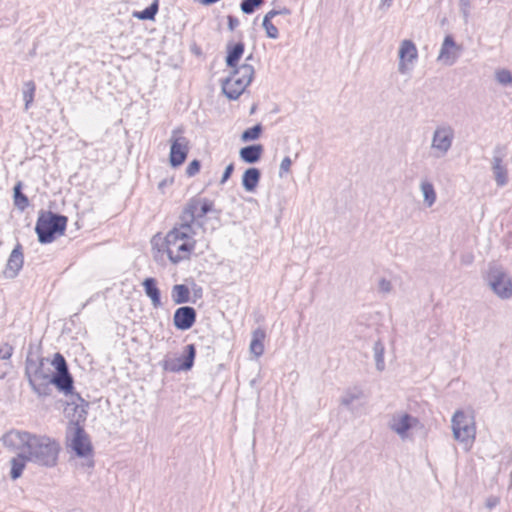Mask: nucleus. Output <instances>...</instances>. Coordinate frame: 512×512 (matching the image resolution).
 Segmentation results:
<instances>
[{"label":"nucleus","instance_id":"de8ad7c7","mask_svg":"<svg viewBox=\"0 0 512 512\" xmlns=\"http://www.w3.org/2000/svg\"><path fill=\"white\" fill-rule=\"evenodd\" d=\"M392 3L393 0H381L380 8L388 9L389 7H391Z\"/></svg>","mask_w":512,"mask_h":512},{"label":"nucleus","instance_id":"2eb2a0df","mask_svg":"<svg viewBox=\"0 0 512 512\" xmlns=\"http://www.w3.org/2000/svg\"><path fill=\"white\" fill-rule=\"evenodd\" d=\"M398 57L399 73L408 74L413 68L414 61L418 58V50L415 43L412 40H403L399 47Z\"/></svg>","mask_w":512,"mask_h":512},{"label":"nucleus","instance_id":"58836bf2","mask_svg":"<svg viewBox=\"0 0 512 512\" xmlns=\"http://www.w3.org/2000/svg\"><path fill=\"white\" fill-rule=\"evenodd\" d=\"M292 165V161L290 157L286 156L282 159L279 167V176L283 177L284 174L290 171V167Z\"/></svg>","mask_w":512,"mask_h":512},{"label":"nucleus","instance_id":"6e6552de","mask_svg":"<svg viewBox=\"0 0 512 512\" xmlns=\"http://www.w3.org/2000/svg\"><path fill=\"white\" fill-rule=\"evenodd\" d=\"M70 426V429L73 431L70 443L71 449L78 457L85 458L86 462L84 465L92 469L95 465V462L92 459L93 446L89 436L85 432L83 426H81L78 422L71 421Z\"/></svg>","mask_w":512,"mask_h":512},{"label":"nucleus","instance_id":"a878e982","mask_svg":"<svg viewBox=\"0 0 512 512\" xmlns=\"http://www.w3.org/2000/svg\"><path fill=\"white\" fill-rule=\"evenodd\" d=\"M159 11V0L153 2L142 11H133L132 17L138 20H154Z\"/></svg>","mask_w":512,"mask_h":512},{"label":"nucleus","instance_id":"1a4fd4ad","mask_svg":"<svg viewBox=\"0 0 512 512\" xmlns=\"http://www.w3.org/2000/svg\"><path fill=\"white\" fill-rule=\"evenodd\" d=\"M55 371L53 381L56 382V389L64 395L74 394V378L69 371V367L65 357L57 352L51 362Z\"/></svg>","mask_w":512,"mask_h":512},{"label":"nucleus","instance_id":"f8f14e48","mask_svg":"<svg viewBox=\"0 0 512 512\" xmlns=\"http://www.w3.org/2000/svg\"><path fill=\"white\" fill-rule=\"evenodd\" d=\"M454 137V129L447 123L438 125L435 128L431 140V148L435 151V157H444L449 152L452 147Z\"/></svg>","mask_w":512,"mask_h":512},{"label":"nucleus","instance_id":"2f4dec72","mask_svg":"<svg viewBox=\"0 0 512 512\" xmlns=\"http://www.w3.org/2000/svg\"><path fill=\"white\" fill-rule=\"evenodd\" d=\"M263 132V126L258 123L250 128L245 129L241 134V141L250 142L257 140Z\"/></svg>","mask_w":512,"mask_h":512},{"label":"nucleus","instance_id":"3c124183","mask_svg":"<svg viewBox=\"0 0 512 512\" xmlns=\"http://www.w3.org/2000/svg\"><path fill=\"white\" fill-rule=\"evenodd\" d=\"M77 398L82 401V402H85V400L81 397V395L79 393L76 394Z\"/></svg>","mask_w":512,"mask_h":512},{"label":"nucleus","instance_id":"ddd939ff","mask_svg":"<svg viewBox=\"0 0 512 512\" xmlns=\"http://www.w3.org/2000/svg\"><path fill=\"white\" fill-rule=\"evenodd\" d=\"M506 150V146L502 144H497L493 148L491 170L493 172L494 180L499 187H503L508 183V169L507 165L504 163Z\"/></svg>","mask_w":512,"mask_h":512},{"label":"nucleus","instance_id":"4c0bfd02","mask_svg":"<svg viewBox=\"0 0 512 512\" xmlns=\"http://www.w3.org/2000/svg\"><path fill=\"white\" fill-rule=\"evenodd\" d=\"M200 168L201 162L197 159H194L188 164L186 168V175L188 177H193L200 171Z\"/></svg>","mask_w":512,"mask_h":512},{"label":"nucleus","instance_id":"0eeeda50","mask_svg":"<svg viewBox=\"0 0 512 512\" xmlns=\"http://www.w3.org/2000/svg\"><path fill=\"white\" fill-rule=\"evenodd\" d=\"M209 213H216L219 215L221 211L214 209V202L209 198L195 196L190 198L184 205L180 221H183L190 226L197 222L199 226H202L203 223L200 222V220Z\"/></svg>","mask_w":512,"mask_h":512},{"label":"nucleus","instance_id":"4468645a","mask_svg":"<svg viewBox=\"0 0 512 512\" xmlns=\"http://www.w3.org/2000/svg\"><path fill=\"white\" fill-rule=\"evenodd\" d=\"M32 433L11 429L1 437V442L4 447L12 452L27 451Z\"/></svg>","mask_w":512,"mask_h":512},{"label":"nucleus","instance_id":"49530a36","mask_svg":"<svg viewBox=\"0 0 512 512\" xmlns=\"http://www.w3.org/2000/svg\"><path fill=\"white\" fill-rule=\"evenodd\" d=\"M497 504H498V499L497 498H490V499L487 500V503H486L487 507L490 508V509L495 507Z\"/></svg>","mask_w":512,"mask_h":512},{"label":"nucleus","instance_id":"b1692460","mask_svg":"<svg viewBox=\"0 0 512 512\" xmlns=\"http://www.w3.org/2000/svg\"><path fill=\"white\" fill-rule=\"evenodd\" d=\"M28 458L25 452H19L15 457L10 460L11 470L10 477L12 480H16L22 476L25 469Z\"/></svg>","mask_w":512,"mask_h":512},{"label":"nucleus","instance_id":"c85d7f7f","mask_svg":"<svg viewBox=\"0 0 512 512\" xmlns=\"http://www.w3.org/2000/svg\"><path fill=\"white\" fill-rule=\"evenodd\" d=\"M265 337V334L261 330H256L253 334V339L250 343V350L251 352L259 357L264 353V345H263V339Z\"/></svg>","mask_w":512,"mask_h":512},{"label":"nucleus","instance_id":"603ef678","mask_svg":"<svg viewBox=\"0 0 512 512\" xmlns=\"http://www.w3.org/2000/svg\"><path fill=\"white\" fill-rule=\"evenodd\" d=\"M461 4L467 5L468 4V0H464L463 2H461Z\"/></svg>","mask_w":512,"mask_h":512},{"label":"nucleus","instance_id":"a19ab883","mask_svg":"<svg viewBox=\"0 0 512 512\" xmlns=\"http://www.w3.org/2000/svg\"><path fill=\"white\" fill-rule=\"evenodd\" d=\"M378 289L382 293H389L392 290V284L389 280L381 278L378 283Z\"/></svg>","mask_w":512,"mask_h":512},{"label":"nucleus","instance_id":"cd10ccee","mask_svg":"<svg viewBox=\"0 0 512 512\" xmlns=\"http://www.w3.org/2000/svg\"><path fill=\"white\" fill-rule=\"evenodd\" d=\"M420 189L423 194L424 203L431 207L436 201V192L434 186L429 181H422L420 184Z\"/></svg>","mask_w":512,"mask_h":512},{"label":"nucleus","instance_id":"bb28decb","mask_svg":"<svg viewBox=\"0 0 512 512\" xmlns=\"http://www.w3.org/2000/svg\"><path fill=\"white\" fill-rule=\"evenodd\" d=\"M23 184L18 181L13 188L14 205L20 210L24 211L29 206L28 197L22 192Z\"/></svg>","mask_w":512,"mask_h":512},{"label":"nucleus","instance_id":"f257e3e1","mask_svg":"<svg viewBox=\"0 0 512 512\" xmlns=\"http://www.w3.org/2000/svg\"><path fill=\"white\" fill-rule=\"evenodd\" d=\"M194 233L193 227L183 221L167 233L163 245L173 264L189 259L196 244L193 239Z\"/></svg>","mask_w":512,"mask_h":512},{"label":"nucleus","instance_id":"6ab92c4d","mask_svg":"<svg viewBox=\"0 0 512 512\" xmlns=\"http://www.w3.org/2000/svg\"><path fill=\"white\" fill-rule=\"evenodd\" d=\"M142 286L146 296L151 300L154 308L162 306L161 291L157 286V280L153 277H147L143 280Z\"/></svg>","mask_w":512,"mask_h":512},{"label":"nucleus","instance_id":"393cba45","mask_svg":"<svg viewBox=\"0 0 512 512\" xmlns=\"http://www.w3.org/2000/svg\"><path fill=\"white\" fill-rule=\"evenodd\" d=\"M171 298L174 304H185L191 301L190 289L185 284H175L171 290Z\"/></svg>","mask_w":512,"mask_h":512},{"label":"nucleus","instance_id":"09e8293b","mask_svg":"<svg viewBox=\"0 0 512 512\" xmlns=\"http://www.w3.org/2000/svg\"><path fill=\"white\" fill-rule=\"evenodd\" d=\"M252 59H253V55L250 54L248 57H246L245 63H248V61H252Z\"/></svg>","mask_w":512,"mask_h":512},{"label":"nucleus","instance_id":"864d4df0","mask_svg":"<svg viewBox=\"0 0 512 512\" xmlns=\"http://www.w3.org/2000/svg\"><path fill=\"white\" fill-rule=\"evenodd\" d=\"M460 2H463L464 0H459Z\"/></svg>","mask_w":512,"mask_h":512},{"label":"nucleus","instance_id":"f3484780","mask_svg":"<svg viewBox=\"0 0 512 512\" xmlns=\"http://www.w3.org/2000/svg\"><path fill=\"white\" fill-rule=\"evenodd\" d=\"M197 319V312L192 306H181L173 315V325L177 330L187 331L191 329Z\"/></svg>","mask_w":512,"mask_h":512},{"label":"nucleus","instance_id":"7ed1b4c3","mask_svg":"<svg viewBox=\"0 0 512 512\" xmlns=\"http://www.w3.org/2000/svg\"><path fill=\"white\" fill-rule=\"evenodd\" d=\"M46 358L40 357L37 360L27 357L25 361V376L33 392L38 397H47L52 394V386L56 387L53 381L54 372L45 367Z\"/></svg>","mask_w":512,"mask_h":512},{"label":"nucleus","instance_id":"423d86ee","mask_svg":"<svg viewBox=\"0 0 512 512\" xmlns=\"http://www.w3.org/2000/svg\"><path fill=\"white\" fill-rule=\"evenodd\" d=\"M484 283L501 300L512 297V278L506 269L497 263H490L483 274Z\"/></svg>","mask_w":512,"mask_h":512},{"label":"nucleus","instance_id":"aec40b11","mask_svg":"<svg viewBox=\"0 0 512 512\" xmlns=\"http://www.w3.org/2000/svg\"><path fill=\"white\" fill-rule=\"evenodd\" d=\"M196 357V347L194 344H188L184 348L183 354L177 359L178 366L172 367V371H188L194 365Z\"/></svg>","mask_w":512,"mask_h":512},{"label":"nucleus","instance_id":"9b49d317","mask_svg":"<svg viewBox=\"0 0 512 512\" xmlns=\"http://www.w3.org/2000/svg\"><path fill=\"white\" fill-rule=\"evenodd\" d=\"M182 132L181 128L174 129L170 138L169 163L173 168L181 166L189 153L190 141L181 135Z\"/></svg>","mask_w":512,"mask_h":512},{"label":"nucleus","instance_id":"39448f33","mask_svg":"<svg viewBox=\"0 0 512 512\" xmlns=\"http://www.w3.org/2000/svg\"><path fill=\"white\" fill-rule=\"evenodd\" d=\"M254 75V67L249 63H243L232 70L228 77L221 80L222 93L229 100H237L250 85Z\"/></svg>","mask_w":512,"mask_h":512},{"label":"nucleus","instance_id":"79ce46f5","mask_svg":"<svg viewBox=\"0 0 512 512\" xmlns=\"http://www.w3.org/2000/svg\"><path fill=\"white\" fill-rule=\"evenodd\" d=\"M234 168H235L234 163H230L226 166V168L222 174L220 184H224L228 181V179L231 177L232 173L234 172Z\"/></svg>","mask_w":512,"mask_h":512},{"label":"nucleus","instance_id":"473e14b6","mask_svg":"<svg viewBox=\"0 0 512 512\" xmlns=\"http://www.w3.org/2000/svg\"><path fill=\"white\" fill-rule=\"evenodd\" d=\"M271 20L272 14H265L263 17L262 26L265 29L268 38L277 39L279 37V31Z\"/></svg>","mask_w":512,"mask_h":512},{"label":"nucleus","instance_id":"20e7f679","mask_svg":"<svg viewBox=\"0 0 512 512\" xmlns=\"http://www.w3.org/2000/svg\"><path fill=\"white\" fill-rule=\"evenodd\" d=\"M67 223L68 218L65 215L50 210L40 211L35 225L38 241L41 244L52 243L57 237L64 235Z\"/></svg>","mask_w":512,"mask_h":512},{"label":"nucleus","instance_id":"dca6fc26","mask_svg":"<svg viewBox=\"0 0 512 512\" xmlns=\"http://www.w3.org/2000/svg\"><path fill=\"white\" fill-rule=\"evenodd\" d=\"M419 420L408 413H396L388 423L389 428L398 434L402 439L408 435V431L415 427Z\"/></svg>","mask_w":512,"mask_h":512},{"label":"nucleus","instance_id":"72a5a7b5","mask_svg":"<svg viewBox=\"0 0 512 512\" xmlns=\"http://www.w3.org/2000/svg\"><path fill=\"white\" fill-rule=\"evenodd\" d=\"M36 85L33 81H27L24 83L23 88V99L25 102V110H28L30 105L33 103Z\"/></svg>","mask_w":512,"mask_h":512},{"label":"nucleus","instance_id":"4be33fe9","mask_svg":"<svg viewBox=\"0 0 512 512\" xmlns=\"http://www.w3.org/2000/svg\"><path fill=\"white\" fill-rule=\"evenodd\" d=\"M245 45L243 42H237L227 45V55L225 58L226 66L233 70L238 68V63L243 56Z\"/></svg>","mask_w":512,"mask_h":512},{"label":"nucleus","instance_id":"c03bdc74","mask_svg":"<svg viewBox=\"0 0 512 512\" xmlns=\"http://www.w3.org/2000/svg\"><path fill=\"white\" fill-rule=\"evenodd\" d=\"M227 21H228V28L230 31L235 30V28L238 27V25H239L238 18L233 15H228Z\"/></svg>","mask_w":512,"mask_h":512},{"label":"nucleus","instance_id":"8fccbe9b","mask_svg":"<svg viewBox=\"0 0 512 512\" xmlns=\"http://www.w3.org/2000/svg\"><path fill=\"white\" fill-rule=\"evenodd\" d=\"M256 110V105H253L250 109V114H253Z\"/></svg>","mask_w":512,"mask_h":512},{"label":"nucleus","instance_id":"c756f323","mask_svg":"<svg viewBox=\"0 0 512 512\" xmlns=\"http://www.w3.org/2000/svg\"><path fill=\"white\" fill-rule=\"evenodd\" d=\"M363 393L360 389L353 388L345 391L343 396L341 397V405L345 406L349 410H353L352 404L354 401L360 399Z\"/></svg>","mask_w":512,"mask_h":512},{"label":"nucleus","instance_id":"e433bc0d","mask_svg":"<svg viewBox=\"0 0 512 512\" xmlns=\"http://www.w3.org/2000/svg\"><path fill=\"white\" fill-rule=\"evenodd\" d=\"M496 80L502 85L512 83V73L507 69H501L496 72Z\"/></svg>","mask_w":512,"mask_h":512},{"label":"nucleus","instance_id":"37998d69","mask_svg":"<svg viewBox=\"0 0 512 512\" xmlns=\"http://www.w3.org/2000/svg\"><path fill=\"white\" fill-rule=\"evenodd\" d=\"M266 14H272V19L277 16V15H290L291 14V10L287 7H283L281 9H272L270 10L269 12H267Z\"/></svg>","mask_w":512,"mask_h":512},{"label":"nucleus","instance_id":"7c9ffc66","mask_svg":"<svg viewBox=\"0 0 512 512\" xmlns=\"http://www.w3.org/2000/svg\"><path fill=\"white\" fill-rule=\"evenodd\" d=\"M373 352H374V359H375L377 370L383 371L385 369V362H384L385 347H384V344L380 340H378L374 343Z\"/></svg>","mask_w":512,"mask_h":512},{"label":"nucleus","instance_id":"a18cd8bd","mask_svg":"<svg viewBox=\"0 0 512 512\" xmlns=\"http://www.w3.org/2000/svg\"><path fill=\"white\" fill-rule=\"evenodd\" d=\"M192 290H193V295H194L195 299L192 300L191 302L195 303L197 298L202 297V288L200 286H197L196 284H194Z\"/></svg>","mask_w":512,"mask_h":512},{"label":"nucleus","instance_id":"f704fd0d","mask_svg":"<svg viewBox=\"0 0 512 512\" xmlns=\"http://www.w3.org/2000/svg\"><path fill=\"white\" fill-rule=\"evenodd\" d=\"M456 47V42L452 35H446L439 53V59H450V49Z\"/></svg>","mask_w":512,"mask_h":512},{"label":"nucleus","instance_id":"a211bd4d","mask_svg":"<svg viewBox=\"0 0 512 512\" xmlns=\"http://www.w3.org/2000/svg\"><path fill=\"white\" fill-rule=\"evenodd\" d=\"M24 264V256L22 252V245L17 243L11 251L5 270V276L9 279H14L18 276Z\"/></svg>","mask_w":512,"mask_h":512},{"label":"nucleus","instance_id":"5701e85b","mask_svg":"<svg viewBox=\"0 0 512 512\" xmlns=\"http://www.w3.org/2000/svg\"><path fill=\"white\" fill-rule=\"evenodd\" d=\"M263 152L262 144H251L242 147L239 151V156L243 162L255 164L261 159Z\"/></svg>","mask_w":512,"mask_h":512},{"label":"nucleus","instance_id":"9d476101","mask_svg":"<svg viewBox=\"0 0 512 512\" xmlns=\"http://www.w3.org/2000/svg\"><path fill=\"white\" fill-rule=\"evenodd\" d=\"M453 436L462 443H471L475 439L476 429L473 418L462 410H457L452 417Z\"/></svg>","mask_w":512,"mask_h":512},{"label":"nucleus","instance_id":"412c9836","mask_svg":"<svg viewBox=\"0 0 512 512\" xmlns=\"http://www.w3.org/2000/svg\"><path fill=\"white\" fill-rule=\"evenodd\" d=\"M261 171L256 167L247 168L242 175V187L246 192H254L259 185Z\"/></svg>","mask_w":512,"mask_h":512},{"label":"nucleus","instance_id":"c9c22d12","mask_svg":"<svg viewBox=\"0 0 512 512\" xmlns=\"http://www.w3.org/2000/svg\"><path fill=\"white\" fill-rule=\"evenodd\" d=\"M264 4V0H242L240 9L244 14H253L256 9Z\"/></svg>","mask_w":512,"mask_h":512},{"label":"nucleus","instance_id":"ea45409f","mask_svg":"<svg viewBox=\"0 0 512 512\" xmlns=\"http://www.w3.org/2000/svg\"><path fill=\"white\" fill-rule=\"evenodd\" d=\"M13 353V347L9 344H4L0 347V359L2 360H8Z\"/></svg>","mask_w":512,"mask_h":512},{"label":"nucleus","instance_id":"f03ea898","mask_svg":"<svg viewBox=\"0 0 512 512\" xmlns=\"http://www.w3.org/2000/svg\"><path fill=\"white\" fill-rule=\"evenodd\" d=\"M60 450V444L55 439L45 435L32 434L27 451L24 452L29 462L52 468L57 465Z\"/></svg>","mask_w":512,"mask_h":512}]
</instances>
